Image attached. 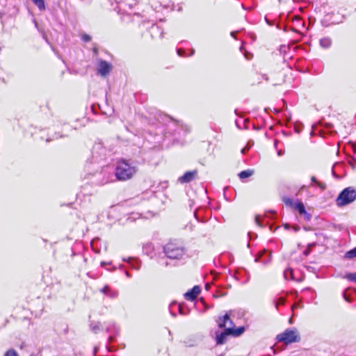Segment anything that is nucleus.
Returning a JSON list of instances; mask_svg holds the SVG:
<instances>
[{
  "instance_id": "f257e3e1",
  "label": "nucleus",
  "mask_w": 356,
  "mask_h": 356,
  "mask_svg": "<svg viewBox=\"0 0 356 356\" xmlns=\"http://www.w3.org/2000/svg\"><path fill=\"white\" fill-rule=\"evenodd\" d=\"M136 172V166L126 160L120 161L115 168V176L120 181L132 178Z\"/></svg>"
},
{
  "instance_id": "f03ea898",
  "label": "nucleus",
  "mask_w": 356,
  "mask_h": 356,
  "mask_svg": "<svg viewBox=\"0 0 356 356\" xmlns=\"http://www.w3.org/2000/svg\"><path fill=\"white\" fill-rule=\"evenodd\" d=\"M356 200V190L353 187L344 188L336 199V204L339 207L346 206Z\"/></svg>"
},
{
  "instance_id": "7ed1b4c3",
  "label": "nucleus",
  "mask_w": 356,
  "mask_h": 356,
  "mask_svg": "<svg viewBox=\"0 0 356 356\" xmlns=\"http://www.w3.org/2000/svg\"><path fill=\"white\" fill-rule=\"evenodd\" d=\"M166 256L172 259H181L186 254L185 249L181 245L175 243H169L164 247Z\"/></svg>"
},
{
  "instance_id": "20e7f679",
  "label": "nucleus",
  "mask_w": 356,
  "mask_h": 356,
  "mask_svg": "<svg viewBox=\"0 0 356 356\" xmlns=\"http://www.w3.org/2000/svg\"><path fill=\"white\" fill-rule=\"evenodd\" d=\"M245 331L244 327H237L236 330H232L231 327L227 328L222 332H216V343L218 345H221L225 343L227 341V337L229 335H232L234 337H238L242 334Z\"/></svg>"
},
{
  "instance_id": "39448f33",
  "label": "nucleus",
  "mask_w": 356,
  "mask_h": 356,
  "mask_svg": "<svg viewBox=\"0 0 356 356\" xmlns=\"http://www.w3.org/2000/svg\"><path fill=\"white\" fill-rule=\"evenodd\" d=\"M277 339L280 342L289 344L300 341V337L296 329H286L284 332L277 336Z\"/></svg>"
},
{
  "instance_id": "423d86ee",
  "label": "nucleus",
  "mask_w": 356,
  "mask_h": 356,
  "mask_svg": "<svg viewBox=\"0 0 356 356\" xmlns=\"http://www.w3.org/2000/svg\"><path fill=\"white\" fill-rule=\"evenodd\" d=\"M113 66L111 63L102 60H99L97 65V73L103 77L108 76Z\"/></svg>"
},
{
  "instance_id": "0eeeda50",
  "label": "nucleus",
  "mask_w": 356,
  "mask_h": 356,
  "mask_svg": "<svg viewBox=\"0 0 356 356\" xmlns=\"http://www.w3.org/2000/svg\"><path fill=\"white\" fill-rule=\"evenodd\" d=\"M218 327L220 328H224L226 330L227 328L231 327L232 330H236L234 326V323L230 319L228 314H225L222 317H219L217 321Z\"/></svg>"
},
{
  "instance_id": "6e6552de",
  "label": "nucleus",
  "mask_w": 356,
  "mask_h": 356,
  "mask_svg": "<svg viewBox=\"0 0 356 356\" xmlns=\"http://www.w3.org/2000/svg\"><path fill=\"white\" fill-rule=\"evenodd\" d=\"M293 207L296 209L297 211H298V212L301 214V215H304L305 216V218L306 220H309L310 218H311V216L310 214H309L306 210H305V206L303 204L302 202H300V201H296L294 202L293 204Z\"/></svg>"
},
{
  "instance_id": "1a4fd4ad",
  "label": "nucleus",
  "mask_w": 356,
  "mask_h": 356,
  "mask_svg": "<svg viewBox=\"0 0 356 356\" xmlns=\"http://www.w3.org/2000/svg\"><path fill=\"white\" fill-rule=\"evenodd\" d=\"M200 293V288L198 286H195L193 288L187 291L185 294V298L188 300H195L198 294Z\"/></svg>"
},
{
  "instance_id": "9d476101",
  "label": "nucleus",
  "mask_w": 356,
  "mask_h": 356,
  "mask_svg": "<svg viewBox=\"0 0 356 356\" xmlns=\"http://www.w3.org/2000/svg\"><path fill=\"white\" fill-rule=\"evenodd\" d=\"M196 174L197 172L195 170L186 172L184 175L179 178V181L181 183H188L195 178Z\"/></svg>"
},
{
  "instance_id": "9b49d317",
  "label": "nucleus",
  "mask_w": 356,
  "mask_h": 356,
  "mask_svg": "<svg viewBox=\"0 0 356 356\" xmlns=\"http://www.w3.org/2000/svg\"><path fill=\"white\" fill-rule=\"evenodd\" d=\"M100 291L104 295L112 298H115L118 296V291L112 290L108 286H104L102 289H100Z\"/></svg>"
},
{
  "instance_id": "f8f14e48",
  "label": "nucleus",
  "mask_w": 356,
  "mask_h": 356,
  "mask_svg": "<svg viewBox=\"0 0 356 356\" xmlns=\"http://www.w3.org/2000/svg\"><path fill=\"white\" fill-rule=\"evenodd\" d=\"M332 44L331 39L329 38H323L320 40V45L323 48H328Z\"/></svg>"
},
{
  "instance_id": "ddd939ff",
  "label": "nucleus",
  "mask_w": 356,
  "mask_h": 356,
  "mask_svg": "<svg viewBox=\"0 0 356 356\" xmlns=\"http://www.w3.org/2000/svg\"><path fill=\"white\" fill-rule=\"evenodd\" d=\"M252 174H253V170H243V171L241 172L238 174V176L241 179H245V178L250 177V176L252 175Z\"/></svg>"
},
{
  "instance_id": "4468645a",
  "label": "nucleus",
  "mask_w": 356,
  "mask_h": 356,
  "mask_svg": "<svg viewBox=\"0 0 356 356\" xmlns=\"http://www.w3.org/2000/svg\"><path fill=\"white\" fill-rule=\"evenodd\" d=\"M154 247L152 243H147L143 246V252L147 254L150 255L152 252L153 251Z\"/></svg>"
},
{
  "instance_id": "2eb2a0df",
  "label": "nucleus",
  "mask_w": 356,
  "mask_h": 356,
  "mask_svg": "<svg viewBox=\"0 0 356 356\" xmlns=\"http://www.w3.org/2000/svg\"><path fill=\"white\" fill-rule=\"evenodd\" d=\"M34 3L38 6L40 10H44L45 9V4L44 0H32Z\"/></svg>"
},
{
  "instance_id": "dca6fc26",
  "label": "nucleus",
  "mask_w": 356,
  "mask_h": 356,
  "mask_svg": "<svg viewBox=\"0 0 356 356\" xmlns=\"http://www.w3.org/2000/svg\"><path fill=\"white\" fill-rule=\"evenodd\" d=\"M346 257L352 259L356 257V247L346 253Z\"/></svg>"
},
{
  "instance_id": "f3484780",
  "label": "nucleus",
  "mask_w": 356,
  "mask_h": 356,
  "mask_svg": "<svg viewBox=\"0 0 356 356\" xmlns=\"http://www.w3.org/2000/svg\"><path fill=\"white\" fill-rule=\"evenodd\" d=\"M124 261H126V259H124ZM127 261L131 265V266L134 268V269H138L139 268V266L137 264V265H135L134 263H137V261L135 260L133 258H129Z\"/></svg>"
},
{
  "instance_id": "a211bd4d",
  "label": "nucleus",
  "mask_w": 356,
  "mask_h": 356,
  "mask_svg": "<svg viewBox=\"0 0 356 356\" xmlns=\"http://www.w3.org/2000/svg\"><path fill=\"white\" fill-rule=\"evenodd\" d=\"M346 278L350 281L355 282L356 283V273H349L346 275Z\"/></svg>"
},
{
  "instance_id": "6ab92c4d",
  "label": "nucleus",
  "mask_w": 356,
  "mask_h": 356,
  "mask_svg": "<svg viewBox=\"0 0 356 356\" xmlns=\"http://www.w3.org/2000/svg\"><path fill=\"white\" fill-rule=\"evenodd\" d=\"M4 356H18V355L14 350H9L5 353Z\"/></svg>"
},
{
  "instance_id": "aec40b11",
  "label": "nucleus",
  "mask_w": 356,
  "mask_h": 356,
  "mask_svg": "<svg viewBox=\"0 0 356 356\" xmlns=\"http://www.w3.org/2000/svg\"><path fill=\"white\" fill-rule=\"evenodd\" d=\"M92 330H93L94 332H96L97 330H101V329H103V327H102V325H100V324H97V325H92Z\"/></svg>"
},
{
  "instance_id": "412c9836",
  "label": "nucleus",
  "mask_w": 356,
  "mask_h": 356,
  "mask_svg": "<svg viewBox=\"0 0 356 356\" xmlns=\"http://www.w3.org/2000/svg\"><path fill=\"white\" fill-rule=\"evenodd\" d=\"M284 303V298H280L276 303V307H277L279 305H283Z\"/></svg>"
},
{
  "instance_id": "4be33fe9",
  "label": "nucleus",
  "mask_w": 356,
  "mask_h": 356,
  "mask_svg": "<svg viewBox=\"0 0 356 356\" xmlns=\"http://www.w3.org/2000/svg\"><path fill=\"white\" fill-rule=\"evenodd\" d=\"M284 202H285V203H286V204H289V205H290L291 207H293V204H294V202H293L292 200H291V199H289V198H288V199H285V200H284Z\"/></svg>"
},
{
  "instance_id": "5701e85b",
  "label": "nucleus",
  "mask_w": 356,
  "mask_h": 356,
  "mask_svg": "<svg viewBox=\"0 0 356 356\" xmlns=\"http://www.w3.org/2000/svg\"><path fill=\"white\" fill-rule=\"evenodd\" d=\"M292 275V270L291 268L286 270L285 272H284V276L286 278H287L288 277V275Z\"/></svg>"
},
{
  "instance_id": "b1692460",
  "label": "nucleus",
  "mask_w": 356,
  "mask_h": 356,
  "mask_svg": "<svg viewBox=\"0 0 356 356\" xmlns=\"http://www.w3.org/2000/svg\"><path fill=\"white\" fill-rule=\"evenodd\" d=\"M177 54L179 56H184L185 54V51L184 50L181 49H179L177 50Z\"/></svg>"
},
{
  "instance_id": "393cba45",
  "label": "nucleus",
  "mask_w": 356,
  "mask_h": 356,
  "mask_svg": "<svg viewBox=\"0 0 356 356\" xmlns=\"http://www.w3.org/2000/svg\"><path fill=\"white\" fill-rule=\"evenodd\" d=\"M317 185L318 187H320L323 190L325 188V184H324V183L318 182Z\"/></svg>"
},
{
  "instance_id": "a878e982",
  "label": "nucleus",
  "mask_w": 356,
  "mask_h": 356,
  "mask_svg": "<svg viewBox=\"0 0 356 356\" xmlns=\"http://www.w3.org/2000/svg\"><path fill=\"white\" fill-rule=\"evenodd\" d=\"M82 39L83 41L87 42L89 40V36L85 34L82 36Z\"/></svg>"
},
{
  "instance_id": "bb28decb",
  "label": "nucleus",
  "mask_w": 356,
  "mask_h": 356,
  "mask_svg": "<svg viewBox=\"0 0 356 356\" xmlns=\"http://www.w3.org/2000/svg\"><path fill=\"white\" fill-rule=\"evenodd\" d=\"M283 154H284V151H282V149H280V150H278V151H277V155H278L279 156H282Z\"/></svg>"
},
{
  "instance_id": "cd10ccee",
  "label": "nucleus",
  "mask_w": 356,
  "mask_h": 356,
  "mask_svg": "<svg viewBox=\"0 0 356 356\" xmlns=\"http://www.w3.org/2000/svg\"><path fill=\"white\" fill-rule=\"evenodd\" d=\"M265 20H266V22H267V24H269V25H270V26H272V25H273V23H272V22H270L267 19V17H265Z\"/></svg>"
},
{
  "instance_id": "c85d7f7f",
  "label": "nucleus",
  "mask_w": 356,
  "mask_h": 356,
  "mask_svg": "<svg viewBox=\"0 0 356 356\" xmlns=\"http://www.w3.org/2000/svg\"><path fill=\"white\" fill-rule=\"evenodd\" d=\"M249 148H250V147H245V148L242 149L241 152H242L243 154H245V152H246Z\"/></svg>"
},
{
  "instance_id": "c756f323",
  "label": "nucleus",
  "mask_w": 356,
  "mask_h": 356,
  "mask_svg": "<svg viewBox=\"0 0 356 356\" xmlns=\"http://www.w3.org/2000/svg\"><path fill=\"white\" fill-rule=\"evenodd\" d=\"M312 181L314 182V183H316V184L318 183L316 179L314 177H312Z\"/></svg>"
},
{
  "instance_id": "7c9ffc66",
  "label": "nucleus",
  "mask_w": 356,
  "mask_h": 356,
  "mask_svg": "<svg viewBox=\"0 0 356 356\" xmlns=\"http://www.w3.org/2000/svg\"><path fill=\"white\" fill-rule=\"evenodd\" d=\"M255 221H256V222H257V225H260V222H259V217H258V216H257V217L255 218Z\"/></svg>"
},
{
  "instance_id": "2f4dec72",
  "label": "nucleus",
  "mask_w": 356,
  "mask_h": 356,
  "mask_svg": "<svg viewBox=\"0 0 356 356\" xmlns=\"http://www.w3.org/2000/svg\"><path fill=\"white\" fill-rule=\"evenodd\" d=\"M205 288H206V289H207V290H208V289H209V284H207L205 285Z\"/></svg>"
},
{
  "instance_id": "473e14b6",
  "label": "nucleus",
  "mask_w": 356,
  "mask_h": 356,
  "mask_svg": "<svg viewBox=\"0 0 356 356\" xmlns=\"http://www.w3.org/2000/svg\"><path fill=\"white\" fill-rule=\"evenodd\" d=\"M126 275H127V277H129V276H130V275H129V273L128 272H126Z\"/></svg>"
},
{
  "instance_id": "72a5a7b5",
  "label": "nucleus",
  "mask_w": 356,
  "mask_h": 356,
  "mask_svg": "<svg viewBox=\"0 0 356 356\" xmlns=\"http://www.w3.org/2000/svg\"><path fill=\"white\" fill-rule=\"evenodd\" d=\"M194 54V49H192L191 55H193Z\"/></svg>"
},
{
  "instance_id": "f704fd0d",
  "label": "nucleus",
  "mask_w": 356,
  "mask_h": 356,
  "mask_svg": "<svg viewBox=\"0 0 356 356\" xmlns=\"http://www.w3.org/2000/svg\"><path fill=\"white\" fill-rule=\"evenodd\" d=\"M179 313H181V309L180 306L179 307Z\"/></svg>"
},
{
  "instance_id": "c9c22d12",
  "label": "nucleus",
  "mask_w": 356,
  "mask_h": 356,
  "mask_svg": "<svg viewBox=\"0 0 356 356\" xmlns=\"http://www.w3.org/2000/svg\"><path fill=\"white\" fill-rule=\"evenodd\" d=\"M90 248H92V241H90Z\"/></svg>"
},
{
  "instance_id": "e433bc0d",
  "label": "nucleus",
  "mask_w": 356,
  "mask_h": 356,
  "mask_svg": "<svg viewBox=\"0 0 356 356\" xmlns=\"http://www.w3.org/2000/svg\"><path fill=\"white\" fill-rule=\"evenodd\" d=\"M94 51L96 53L97 52V49L95 48H94Z\"/></svg>"
},
{
  "instance_id": "4c0bfd02",
  "label": "nucleus",
  "mask_w": 356,
  "mask_h": 356,
  "mask_svg": "<svg viewBox=\"0 0 356 356\" xmlns=\"http://www.w3.org/2000/svg\"><path fill=\"white\" fill-rule=\"evenodd\" d=\"M231 34H232V36H234V32H232Z\"/></svg>"
},
{
  "instance_id": "58836bf2",
  "label": "nucleus",
  "mask_w": 356,
  "mask_h": 356,
  "mask_svg": "<svg viewBox=\"0 0 356 356\" xmlns=\"http://www.w3.org/2000/svg\"><path fill=\"white\" fill-rule=\"evenodd\" d=\"M277 145V141L275 142V146L276 147Z\"/></svg>"
}]
</instances>
